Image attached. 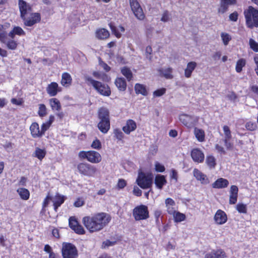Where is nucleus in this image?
Listing matches in <instances>:
<instances>
[{"label": "nucleus", "mask_w": 258, "mask_h": 258, "mask_svg": "<svg viewBox=\"0 0 258 258\" xmlns=\"http://www.w3.org/2000/svg\"><path fill=\"white\" fill-rule=\"evenodd\" d=\"M98 118L99 122L98 123V128L100 131L106 134L110 128V119L109 113L107 109L105 108H101L98 112Z\"/></svg>", "instance_id": "1"}, {"label": "nucleus", "mask_w": 258, "mask_h": 258, "mask_svg": "<svg viewBox=\"0 0 258 258\" xmlns=\"http://www.w3.org/2000/svg\"><path fill=\"white\" fill-rule=\"evenodd\" d=\"M245 19L246 26L252 29L254 27H258V10L249 6L243 12Z\"/></svg>", "instance_id": "2"}, {"label": "nucleus", "mask_w": 258, "mask_h": 258, "mask_svg": "<svg viewBox=\"0 0 258 258\" xmlns=\"http://www.w3.org/2000/svg\"><path fill=\"white\" fill-rule=\"evenodd\" d=\"M84 79L88 85H92L101 95L105 96H109L111 94L110 89L107 85L96 81L87 75L84 76Z\"/></svg>", "instance_id": "3"}, {"label": "nucleus", "mask_w": 258, "mask_h": 258, "mask_svg": "<svg viewBox=\"0 0 258 258\" xmlns=\"http://www.w3.org/2000/svg\"><path fill=\"white\" fill-rule=\"evenodd\" d=\"M82 222L85 227L90 232L93 233L99 231L103 228L94 219L93 216H86L83 218Z\"/></svg>", "instance_id": "4"}, {"label": "nucleus", "mask_w": 258, "mask_h": 258, "mask_svg": "<svg viewBox=\"0 0 258 258\" xmlns=\"http://www.w3.org/2000/svg\"><path fill=\"white\" fill-rule=\"evenodd\" d=\"M133 216L136 221L148 219L149 217L148 207L143 205L135 207L133 211Z\"/></svg>", "instance_id": "5"}, {"label": "nucleus", "mask_w": 258, "mask_h": 258, "mask_svg": "<svg viewBox=\"0 0 258 258\" xmlns=\"http://www.w3.org/2000/svg\"><path fill=\"white\" fill-rule=\"evenodd\" d=\"M63 258H77L78 256V250L73 244L63 243L61 249Z\"/></svg>", "instance_id": "6"}, {"label": "nucleus", "mask_w": 258, "mask_h": 258, "mask_svg": "<svg viewBox=\"0 0 258 258\" xmlns=\"http://www.w3.org/2000/svg\"><path fill=\"white\" fill-rule=\"evenodd\" d=\"M77 169L80 174L89 177L93 176L97 171L95 167L87 163L78 164Z\"/></svg>", "instance_id": "7"}, {"label": "nucleus", "mask_w": 258, "mask_h": 258, "mask_svg": "<svg viewBox=\"0 0 258 258\" xmlns=\"http://www.w3.org/2000/svg\"><path fill=\"white\" fill-rule=\"evenodd\" d=\"M199 117L186 114H182L179 116L180 122L188 128H192L196 126L199 121Z\"/></svg>", "instance_id": "8"}, {"label": "nucleus", "mask_w": 258, "mask_h": 258, "mask_svg": "<svg viewBox=\"0 0 258 258\" xmlns=\"http://www.w3.org/2000/svg\"><path fill=\"white\" fill-rule=\"evenodd\" d=\"M136 182L142 188H150L152 184V176L151 175H146L144 173H139Z\"/></svg>", "instance_id": "9"}, {"label": "nucleus", "mask_w": 258, "mask_h": 258, "mask_svg": "<svg viewBox=\"0 0 258 258\" xmlns=\"http://www.w3.org/2000/svg\"><path fill=\"white\" fill-rule=\"evenodd\" d=\"M130 7L135 17L139 20L144 19L145 16L137 0H129Z\"/></svg>", "instance_id": "10"}, {"label": "nucleus", "mask_w": 258, "mask_h": 258, "mask_svg": "<svg viewBox=\"0 0 258 258\" xmlns=\"http://www.w3.org/2000/svg\"><path fill=\"white\" fill-rule=\"evenodd\" d=\"M94 219L96 220L97 223L104 228L106 226L111 220L110 216L106 213H98L93 215Z\"/></svg>", "instance_id": "11"}, {"label": "nucleus", "mask_w": 258, "mask_h": 258, "mask_svg": "<svg viewBox=\"0 0 258 258\" xmlns=\"http://www.w3.org/2000/svg\"><path fill=\"white\" fill-rule=\"evenodd\" d=\"M19 8L20 12V17L24 19L25 17L32 11L31 6L23 0H19Z\"/></svg>", "instance_id": "12"}, {"label": "nucleus", "mask_w": 258, "mask_h": 258, "mask_svg": "<svg viewBox=\"0 0 258 258\" xmlns=\"http://www.w3.org/2000/svg\"><path fill=\"white\" fill-rule=\"evenodd\" d=\"M22 20L25 26L31 27L35 24L39 22L41 20V17L39 13H32L30 17L27 18L26 16L24 19Z\"/></svg>", "instance_id": "13"}, {"label": "nucleus", "mask_w": 258, "mask_h": 258, "mask_svg": "<svg viewBox=\"0 0 258 258\" xmlns=\"http://www.w3.org/2000/svg\"><path fill=\"white\" fill-rule=\"evenodd\" d=\"M191 156L192 160L197 163H202L203 162L205 155L204 153L199 149H194L191 152Z\"/></svg>", "instance_id": "14"}, {"label": "nucleus", "mask_w": 258, "mask_h": 258, "mask_svg": "<svg viewBox=\"0 0 258 258\" xmlns=\"http://www.w3.org/2000/svg\"><path fill=\"white\" fill-rule=\"evenodd\" d=\"M61 89L56 82H52L48 84L46 88V92L50 96H55L58 92H60Z\"/></svg>", "instance_id": "15"}, {"label": "nucleus", "mask_w": 258, "mask_h": 258, "mask_svg": "<svg viewBox=\"0 0 258 258\" xmlns=\"http://www.w3.org/2000/svg\"><path fill=\"white\" fill-rule=\"evenodd\" d=\"M236 3V0H220V7L218 9V13L224 14L227 11L230 5H235Z\"/></svg>", "instance_id": "16"}, {"label": "nucleus", "mask_w": 258, "mask_h": 258, "mask_svg": "<svg viewBox=\"0 0 258 258\" xmlns=\"http://www.w3.org/2000/svg\"><path fill=\"white\" fill-rule=\"evenodd\" d=\"M193 174L195 178L200 181L202 184H207L209 183V180L207 177V175L202 173L198 169H194L193 171Z\"/></svg>", "instance_id": "17"}, {"label": "nucleus", "mask_w": 258, "mask_h": 258, "mask_svg": "<svg viewBox=\"0 0 258 258\" xmlns=\"http://www.w3.org/2000/svg\"><path fill=\"white\" fill-rule=\"evenodd\" d=\"M214 220L217 224H223L227 220V215L224 211L218 210L215 215Z\"/></svg>", "instance_id": "18"}, {"label": "nucleus", "mask_w": 258, "mask_h": 258, "mask_svg": "<svg viewBox=\"0 0 258 258\" xmlns=\"http://www.w3.org/2000/svg\"><path fill=\"white\" fill-rule=\"evenodd\" d=\"M30 131L32 137L34 138H41L43 136L41 130L37 122H33L30 126Z\"/></svg>", "instance_id": "19"}, {"label": "nucleus", "mask_w": 258, "mask_h": 258, "mask_svg": "<svg viewBox=\"0 0 258 258\" xmlns=\"http://www.w3.org/2000/svg\"><path fill=\"white\" fill-rule=\"evenodd\" d=\"M88 161L92 163H98L101 162L102 157L101 155L95 151H89Z\"/></svg>", "instance_id": "20"}, {"label": "nucleus", "mask_w": 258, "mask_h": 258, "mask_svg": "<svg viewBox=\"0 0 258 258\" xmlns=\"http://www.w3.org/2000/svg\"><path fill=\"white\" fill-rule=\"evenodd\" d=\"M137 128L136 122L132 119H128L126 121L125 125L123 126L122 131L127 135L130 134L132 132L134 131Z\"/></svg>", "instance_id": "21"}, {"label": "nucleus", "mask_w": 258, "mask_h": 258, "mask_svg": "<svg viewBox=\"0 0 258 258\" xmlns=\"http://www.w3.org/2000/svg\"><path fill=\"white\" fill-rule=\"evenodd\" d=\"M238 188L236 185H232L230 190L229 204H235L237 200Z\"/></svg>", "instance_id": "22"}, {"label": "nucleus", "mask_w": 258, "mask_h": 258, "mask_svg": "<svg viewBox=\"0 0 258 258\" xmlns=\"http://www.w3.org/2000/svg\"><path fill=\"white\" fill-rule=\"evenodd\" d=\"M226 256L225 252L221 249L212 250L207 253L205 258H224Z\"/></svg>", "instance_id": "23"}, {"label": "nucleus", "mask_w": 258, "mask_h": 258, "mask_svg": "<svg viewBox=\"0 0 258 258\" xmlns=\"http://www.w3.org/2000/svg\"><path fill=\"white\" fill-rule=\"evenodd\" d=\"M228 184L229 181L226 179L220 178L212 184V187L216 188H222L226 187Z\"/></svg>", "instance_id": "24"}, {"label": "nucleus", "mask_w": 258, "mask_h": 258, "mask_svg": "<svg viewBox=\"0 0 258 258\" xmlns=\"http://www.w3.org/2000/svg\"><path fill=\"white\" fill-rule=\"evenodd\" d=\"M64 200L65 197L63 196H61L58 194H57L52 199L54 209L55 211H57V208L64 202Z\"/></svg>", "instance_id": "25"}, {"label": "nucleus", "mask_w": 258, "mask_h": 258, "mask_svg": "<svg viewBox=\"0 0 258 258\" xmlns=\"http://www.w3.org/2000/svg\"><path fill=\"white\" fill-rule=\"evenodd\" d=\"M197 64L195 61H190L187 64L186 68L184 70V76L186 78H189L193 71L195 69Z\"/></svg>", "instance_id": "26"}, {"label": "nucleus", "mask_w": 258, "mask_h": 258, "mask_svg": "<svg viewBox=\"0 0 258 258\" xmlns=\"http://www.w3.org/2000/svg\"><path fill=\"white\" fill-rule=\"evenodd\" d=\"M117 89L120 91H124L126 88V83L123 78H117L114 82Z\"/></svg>", "instance_id": "27"}, {"label": "nucleus", "mask_w": 258, "mask_h": 258, "mask_svg": "<svg viewBox=\"0 0 258 258\" xmlns=\"http://www.w3.org/2000/svg\"><path fill=\"white\" fill-rule=\"evenodd\" d=\"M72 77L68 73H64L62 74L61 84L64 87H68L72 83Z\"/></svg>", "instance_id": "28"}, {"label": "nucleus", "mask_w": 258, "mask_h": 258, "mask_svg": "<svg viewBox=\"0 0 258 258\" xmlns=\"http://www.w3.org/2000/svg\"><path fill=\"white\" fill-rule=\"evenodd\" d=\"M3 43L5 44L7 48L10 50H15L18 46V42L14 39L9 38V37Z\"/></svg>", "instance_id": "29"}, {"label": "nucleus", "mask_w": 258, "mask_h": 258, "mask_svg": "<svg viewBox=\"0 0 258 258\" xmlns=\"http://www.w3.org/2000/svg\"><path fill=\"white\" fill-rule=\"evenodd\" d=\"M158 72L160 75L164 77L166 79H171L173 78L172 69L171 68L160 69L158 70Z\"/></svg>", "instance_id": "30"}, {"label": "nucleus", "mask_w": 258, "mask_h": 258, "mask_svg": "<svg viewBox=\"0 0 258 258\" xmlns=\"http://www.w3.org/2000/svg\"><path fill=\"white\" fill-rule=\"evenodd\" d=\"M50 105L53 110L59 111L61 110V106L59 101L57 98H51L49 99Z\"/></svg>", "instance_id": "31"}, {"label": "nucleus", "mask_w": 258, "mask_h": 258, "mask_svg": "<svg viewBox=\"0 0 258 258\" xmlns=\"http://www.w3.org/2000/svg\"><path fill=\"white\" fill-rule=\"evenodd\" d=\"M155 183L158 188L161 189L163 186L166 183V180L163 175H157L155 177Z\"/></svg>", "instance_id": "32"}, {"label": "nucleus", "mask_w": 258, "mask_h": 258, "mask_svg": "<svg viewBox=\"0 0 258 258\" xmlns=\"http://www.w3.org/2000/svg\"><path fill=\"white\" fill-rule=\"evenodd\" d=\"M135 90L136 94H141L144 96L147 95L146 86L143 84L137 83L135 86Z\"/></svg>", "instance_id": "33"}, {"label": "nucleus", "mask_w": 258, "mask_h": 258, "mask_svg": "<svg viewBox=\"0 0 258 258\" xmlns=\"http://www.w3.org/2000/svg\"><path fill=\"white\" fill-rule=\"evenodd\" d=\"M194 134L198 141L201 142L204 141L205 132L203 130L195 127L194 129Z\"/></svg>", "instance_id": "34"}, {"label": "nucleus", "mask_w": 258, "mask_h": 258, "mask_svg": "<svg viewBox=\"0 0 258 258\" xmlns=\"http://www.w3.org/2000/svg\"><path fill=\"white\" fill-rule=\"evenodd\" d=\"M96 35L98 39H104L109 36V33L106 29L102 28L97 31Z\"/></svg>", "instance_id": "35"}, {"label": "nucleus", "mask_w": 258, "mask_h": 258, "mask_svg": "<svg viewBox=\"0 0 258 258\" xmlns=\"http://www.w3.org/2000/svg\"><path fill=\"white\" fill-rule=\"evenodd\" d=\"M46 154V152L45 149H41L37 147L33 153V156L37 158L39 160H42L45 156Z\"/></svg>", "instance_id": "36"}, {"label": "nucleus", "mask_w": 258, "mask_h": 258, "mask_svg": "<svg viewBox=\"0 0 258 258\" xmlns=\"http://www.w3.org/2000/svg\"><path fill=\"white\" fill-rule=\"evenodd\" d=\"M121 73L128 81L132 80L133 77V73L128 68L126 67L122 68L121 69Z\"/></svg>", "instance_id": "37"}, {"label": "nucleus", "mask_w": 258, "mask_h": 258, "mask_svg": "<svg viewBox=\"0 0 258 258\" xmlns=\"http://www.w3.org/2000/svg\"><path fill=\"white\" fill-rule=\"evenodd\" d=\"M17 191L21 199L23 200H27L29 199L30 193L29 191L27 189L25 188H19Z\"/></svg>", "instance_id": "38"}, {"label": "nucleus", "mask_w": 258, "mask_h": 258, "mask_svg": "<svg viewBox=\"0 0 258 258\" xmlns=\"http://www.w3.org/2000/svg\"><path fill=\"white\" fill-rule=\"evenodd\" d=\"M206 162L208 166L211 168H214L216 165V159L215 157L212 155L207 156Z\"/></svg>", "instance_id": "39"}, {"label": "nucleus", "mask_w": 258, "mask_h": 258, "mask_svg": "<svg viewBox=\"0 0 258 258\" xmlns=\"http://www.w3.org/2000/svg\"><path fill=\"white\" fill-rule=\"evenodd\" d=\"M221 37L224 45L226 46L231 40L232 38L230 35L226 32H222L221 33Z\"/></svg>", "instance_id": "40"}, {"label": "nucleus", "mask_w": 258, "mask_h": 258, "mask_svg": "<svg viewBox=\"0 0 258 258\" xmlns=\"http://www.w3.org/2000/svg\"><path fill=\"white\" fill-rule=\"evenodd\" d=\"M174 221L176 222H180L183 221L185 219V216L184 214L181 213L179 212H175V213L173 214Z\"/></svg>", "instance_id": "41"}, {"label": "nucleus", "mask_w": 258, "mask_h": 258, "mask_svg": "<svg viewBox=\"0 0 258 258\" xmlns=\"http://www.w3.org/2000/svg\"><path fill=\"white\" fill-rule=\"evenodd\" d=\"M246 63L245 60L243 58H241L239 59L237 62L236 65L235 70L237 73H240L241 72L242 68L245 66Z\"/></svg>", "instance_id": "42"}, {"label": "nucleus", "mask_w": 258, "mask_h": 258, "mask_svg": "<svg viewBox=\"0 0 258 258\" xmlns=\"http://www.w3.org/2000/svg\"><path fill=\"white\" fill-rule=\"evenodd\" d=\"M38 113L40 117H44L47 114L46 107L44 104L39 105Z\"/></svg>", "instance_id": "43"}, {"label": "nucleus", "mask_w": 258, "mask_h": 258, "mask_svg": "<svg viewBox=\"0 0 258 258\" xmlns=\"http://www.w3.org/2000/svg\"><path fill=\"white\" fill-rule=\"evenodd\" d=\"M236 210L239 213H246L247 212L246 205L242 203H239L236 205Z\"/></svg>", "instance_id": "44"}, {"label": "nucleus", "mask_w": 258, "mask_h": 258, "mask_svg": "<svg viewBox=\"0 0 258 258\" xmlns=\"http://www.w3.org/2000/svg\"><path fill=\"white\" fill-rule=\"evenodd\" d=\"M152 48L150 46H148L145 50V56L147 59L151 61L152 59Z\"/></svg>", "instance_id": "45"}, {"label": "nucleus", "mask_w": 258, "mask_h": 258, "mask_svg": "<svg viewBox=\"0 0 258 258\" xmlns=\"http://www.w3.org/2000/svg\"><path fill=\"white\" fill-rule=\"evenodd\" d=\"M223 131L225 135L224 139H231L232 137L231 131L227 125H224L223 126Z\"/></svg>", "instance_id": "46"}, {"label": "nucleus", "mask_w": 258, "mask_h": 258, "mask_svg": "<svg viewBox=\"0 0 258 258\" xmlns=\"http://www.w3.org/2000/svg\"><path fill=\"white\" fill-rule=\"evenodd\" d=\"M8 37L6 31L3 30V26L0 25V41L3 43Z\"/></svg>", "instance_id": "47"}, {"label": "nucleus", "mask_w": 258, "mask_h": 258, "mask_svg": "<svg viewBox=\"0 0 258 258\" xmlns=\"http://www.w3.org/2000/svg\"><path fill=\"white\" fill-rule=\"evenodd\" d=\"M79 224L75 217H71L69 219V226L73 229Z\"/></svg>", "instance_id": "48"}, {"label": "nucleus", "mask_w": 258, "mask_h": 258, "mask_svg": "<svg viewBox=\"0 0 258 258\" xmlns=\"http://www.w3.org/2000/svg\"><path fill=\"white\" fill-rule=\"evenodd\" d=\"M249 45L251 49L255 52H258V43L253 39H249Z\"/></svg>", "instance_id": "49"}, {"label": "nucleus", "mask_w": 258, "mask_h": 258, "mask_svg": "<svg viewBox=\"0 0 258 258\" xmlns=\"http://www.w3.org/2000/svg\"><path fill=\"white\" fill-rule=\"evenodd\" d=\"M109 27L110 29L111 30L112 33L115 35V36L119 38L121 36V34L119 32H118L117 29L115 26H114L112 24H109Z\"/></svg>", "instance_id": "50"}, {"label": "nucleus", "mask_w": 258, "mask_h": 258, "mask_svg": "<svg viewBox=\"0 0 258 258\" xmlns=\"http://www.w3.org/2000/svg\"><path fill=\"white\" fill-rule=\"evenodd\" d=\"M13 32H15L16 35L19 36L25 35V31L20 27L19 26L14 27L13 28Z\"/></svg>", "instance_id": "51"}, {"label": "nucleus", "mask_w": 258, "mask_h": 258, "mask_svg": "<svg viewBox=\"0 0 258 258\" xmlns=\"http://www.w3.org/2000/svg\"><path fill=\"white\" fill-rule=\"evenodd\" d=\"M91 146L93 149L99 150L101 148V144L100 141L98 139H96L93 141Z\"/></svg>", "instance_id": "52"}, {"label": "nucleus", "mask_w": 258, "mask_h": 258, "mask_svg": "<svg viewBox=\"0 0 258 258\" xmlns=\"http://www.w3.org/2000/svg\"><path fill=\"white\" fill-rule=\"evenodd\" d=\"M73 230L76 233L79 234H84L85 233V231L82 226L80 224H78L77 226H76Z\"/></svg>", "instance_id": "53"}, {"label": "nucleus", "mask_w": 258, "mask_h": 258, "mask_svg": "<svg viewBox=\"0 0 258 258\" xmlns=\"http://www.w3.org/2000/svg\"><path fill=\"white\" fill-rule=\"evenodd\" d=\"M246 128L250 131H253L256 130L257 126L255 123L248 122L245 124Z\"/></svg>", "instance_id": "54"}, {"label": "nucleus", "mask_w": 258, "mask_h": 258, "mask_svg": "<svg viewBox=\"0 0 258 258\" xmlns=\"http://www.w3.org/2000/svg\"><path fill=\"white\" fill-rule=\"evenodd\" d=\"M114 137L118 140H121L123 137L122 132L118 128L114 130Z\"/></svg>", "instance_id": "55"}, {"label": "nucleus", "mask_w": 258, "mask_h": 258, "mask_svg": "<svg viewBox=\"0 0 258 258\" xmlns=\"http://www.w3.org/2000/svg\"><path fill=\"white\" fill-rule=\"evenodd\" d=\"M166 92V89L161 88L153 92V95L155 97H160L164 95Z\"/></svg>", "instance_id": "56"}, {"label": "nucleus", "mask_w": 258, "mask_h": 258, "mask_svg": "<svg viewBox=\"0 0 258 258\" xmlns=\"http://www.w3.org/2000/svg\"><path fill=\"white\" fill-rule=\"evenodd\" d=\"M85 204V201L82 198H79L74 202V205L76 207H80Z\"/></svg>", "instance_id": "57"}, {"label": "nucleus", "mask_w": 258, "mask_h": 258, "mask_svg": "<svg viewBox=\"0 0 258 258\" xmlns=\"http://www.w3.org/2000/svg\"><path fill=\"white\" fill-rule=\"evenodd\" d=\"M51 124L48 123L47 121L43 123L41 127V133L43 134V135H44L45 132L49 128Z\"/></svg>", "instance_id": "58"}, {"label": "nucleus", "mask_w": 258, "mask_h": 258, "mask_svg": "<svg viewBox=\"0 0 258 258\" xmlns=\"http://www.w3.org/2000/svg\"><path fill=\"white\" fill-rule=\"evenodd\" d=\"M155 169L157 172H163L165 171L164 166L158 162L155 163Z\"/></svg>", "instance_id": "59"}, {"label": "nucleus", "mask_w": 258, "mask_h": 258, "mask_svg": "<svg viewBox=\"0 0 258 258\" xmlns=\"http://www.w3.org/2000/svg\"><path fill=\"white\" fill-rule=\"evenodd\" d=\"M230 140V139L223 140L224 145L228 150H232L233 147V144L229 141Z\"/></svg>", "instance_id": "60"}, {"label": "nucleus", "mask_w": 258, "mask_h": 258, "mask_svg": "<svg viewBox=\"0 0 258 258\" xmlns=\"http://www.w3.org/2000/svg\"><path fill=\"white\" fill-rule=\"evenodd\" d=\"M88 153H89V151H81L79 153L78 156H79V158L81 159H86L87 160H88Z\"/></svg>", "instance_id": "61"}, {"label": "nucleus", "mask_w": 258, "mask_h": 258, "mask_svg": "<svg viewBox=\"0 0 258 258\" xmlns=\"http://www.w3.org/2000/svg\"><path fill=\"white\" fill-rule=\"evenodd\" d=\"M166 207H173L175 205V202L171 198H167L165 201Z\"/></svg>", "instance_id": "62"}, {"label": "nucleus", "mask_w": 258, "mask_h": 258, "mask_svg": "<svg viewBox=\"0 0 258 258\" xmlns=\"http://www.w3.org/2000/svg\"><path fill=\"white\" fill-rule=\"evenodd\" d=\"M215 149L219 153L223 154H225L226 153L224 148L222 146L219 145V144L215 145Z\"/></svg>", "instance_id": "63"}, {"label": "nucleus", "mask_w": 258, "mask_h": 258, "mask_svg": "<svg viewBox=\"0 0 258 258\" xmlns=\"http://www.w3.org/2000/svg\"><path fill=\"white\" fill-rule=\"evenodd\" d=\"M238 13L236 12H234L229 15V19L233 22H236L238 19Z\"/></svg>", "instance_id": "64"}]
</instances>
